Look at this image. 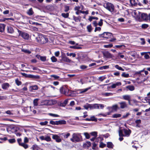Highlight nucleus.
<instances>
[{"mask_svg": "<svg viewBox=\"0 0 150 150\" xmlns=\"http://www.w3.org/2000/svg\"><path fill=\"white\" fill-rule=\"evenodd\" d=\"M49 115L51 116H53L54 117H59V116L57 114H52L51 113H50Z\"/></svg>", "mask_w": 150, "mask_h": 150, "instance_id": "obj_52", "label": "nucleus"}, {"mask_svg": "<svg viewBox=\"0 0 150 150\" xmlns=\"http://www.w3.org/2000/svg\"><path fill=\"white\" fill-rule=\"evenodd\" d=\"M50 124L52 125H58L57 121H53L51 120L50 121Z\"/></svg>", "mask_w": 150, "mask_h": 150, "instance_id": "obj_40", "label": "nucleus"}, {"mask_svg": "<svg viewBox=\"0 0 150 150\" xmlns=\"http://www.w3.org/2000/svg\"><path fill=\"white\" fill-rule=\"evenodd\" d=\"M5 28V25L4 24L0 23V32L4 31Z\"/></svg>", "mask_w": 150, "mask_h": 150, "instance_id": "obj_17", "label": "nucleus"}, {"mask_svg": "<svg viewBox=\"0 0 150 150\" xmlns=\"http://www.w3.org/2000/svg\"><path fill=\"white\" fill-rule=\"evenodd\" d=\"M90 134L91 135L94 136L95 137H96L97 136V132H91L90 133Z\"/></svg>", "mask_w": 150, "mask_h": 150, "instance_id": "obj_48", "label": "nucleus"}, {"mask_svg": "<svg viewBox=\"0 0 150 150\" xmlns=\"http://www.w3.org/2000/svg\"><path fill=\"white\" fill-rule=\"evenodd\" d=\"M106 145V144H104L102 142H100L99 147L101 148H103L105 147Z\"/></svg>", "mask_w": 150, "mask_h": 150, "instance_id": "obj_42", "label": "nucleus"}, {"mask_svg": "<svg viewBox=\"0 0 150 150\" xmlns=\"http://www.w3.org/2000/svg\"><path fill=\"white\" fill-rule=\"evenodd\" d=\"M107 147L110 149H112L113 147V145L111 142H107Z\"/></svg>", "mask_w": 150, "mask_h": 150, "instance_id": "obj_20", "label": "nucleus"}, {"mask_svg": "<svg viewBox=\"0 0 150 150\" xmlns=\"http://www.w3.org/2000/svg\"><path fill=\"white\" fill-rule=\"evenodd\" d=\"M119 103L120 105V107L122 109H123L127 107V104L125 102L123 101L120 102Z\"/></svg>", "mask_w": 150, "mask_h": 150, "instance_id": "obj_11", "label": "nucleus"}, {"mask_svg": "<svg viewBox=\"0 0 150 150\" xmlns=\"http://www.w3.org/2000/svg\"><path fill=\"white\" fill-rule=\"evenodd\" d=\"M32 87V89L33 90H37L38 89V87L36 85L33 86Z\"/></svg>", "mask_w": 150, "mask_h": 150, "instance_id": "obj_63", "label": "nucleus"}, {"mask_svg": "<svg viewBox=\"0 0 150 150\" xmlns=\"http://www.w3.org/2000/svg\"><path fill=\"white\" fill-rule=\"evenodd\" d=\"M135 123L136 124H141V121L140 119L137 120L135 121Z\"/></svg>", "mask_w": 150, "mask_h": 150, "instance_id": "obj_64", "label": "nucleus"}, {"mask_svg": "<svg viewBox=\"0 0 150 150\" xmlns=\"http://www.w3.org/2000/svg\"><path fill=\"white\" fill-rule=\"evenodd\" d=\"M115 67L116 69H117L119 70H121L122 71H124V69H123L121 67H120L118 65H116L115 66Z\"/></svg>", "mask_w": 150, "mask_h": 150, "instance_id": "obj_32", "label": "nucleus"}, {"mask_svg": "<svg viewBox=\"0 0 150 150\" xmlns=\"http://www.w3.org/2000/svg\"><path fill=\"white\" fill-rule=\"evenodd\" d=\"M87 29L88 31L89 32H91L92 30V27L91 25H88L87 26Z\"/></svg>", "mask_w": 150, "mask_h": 150, "instance_id": "obj_31", "label": "nucleus"}, {"mask_svg": "<svg viewBox=\"0 0 150 150\" xmlns=\"http://www.w3.org/2000/svg\"><path fill=\"white\" fill-rule=\"evenodd\" d=\"M109 68L108 66H104L100 67V69H106Z\"/></svg>", "mask_w": 150, "mask_h": 150, "instance_id": "obj_57", "label": "nucleus"}, {"mask_svg": "<svg viewBox=\"0 0 150 150\" xmlns=\"http://www.w3.org/2000/svg\"><path fill=\"white\" fill-rule=\"evenodd\" d=\"M149 26V25L147 24H144L142 25V27L143 28H147Z\"/></svg>", "mask_w": 150, "mask_h": 150, "instance_id": "obj_55", "label": "nucleus"}, {"mask_svg": "<svg viewBox=\"0 0 150 150\" xmlns=\"http://www.w3.org/2000/svg\"><path fill=\"white\" fill-rule=\"evenodd\" d=\"M106 78V77L105 76H100L98 78V80L99 81H103Z\"/></svg>", "mask_w": 150, "mask_h": 150, "instance_id": "obj_39", "label": "nucleus"}, {"mask_svg": "<svg viewBox=\"0 0 150 150\" xmlns=\"http://www.w3.org/2000/svg\"><path fill=\"white\" fill-rule=\"evenodd\" d=\"M33 13L34 12L32 8H30L27 12V14L29 16L33 15Z\"/></svg>", "mask_w": 150, "mask_h": 150, "instance_id": "obj_22", "label": "nucleus"}, {"mask_svg": "<svg viewBox=\"0 0 150 150\" xmlns=\"http://www.w3.org/2000/svg\"><path fill=\"white\" fill-rule=\"evenodd\" d=\"M127 88L130 91H133L134 89V87L132 85L128 86L127 87Z\"/></svg>", "mask_w": 150, "mask_h": 150, "instance_id": "obj_29", "label": "nucleus"}, {"mask_svg": "<svg viewBox=\"0 0 150 150\" xmlns=\"http://www.w3.org/2000/svg\"><path fill=\"white\" fill-rule=\"evenodd\" d=\"M103 95L105 96H108L112 95V94L111 93H104Z\"/></svg>", "mask_w": 150, "mask_h": 150, "instance_id": "obj_47", "label": "nucleus"}, {"mask_svg": "<svg viewBox=\"0 0 150 150\" xmlns=\"http://www.w3.org/2000/svg\"><path fill=\"white\" fill-rule=\"evenodd\" d=\"M50 76L53 77L54 78V80H57L59 78V76L53 74L51 75Z\"/></svg>", "mask_w": 150, "mask_h": 150, "instance_id": "obj_34", "label": "nucleus"}, {"mask_svg": "<svg viewBox=\"0 0 150 150\" xmlns=\"http://www.w3.org/2000/svg\"><path fill=\"white\" fill-rule=\"evenodd\" d=\"M91 142L87 141L83 144V147L85 149H87L91 146Z\"/></svg>", "mask_w": 150, "mask_h": 150, "instance_id": "obj_12", "label": "nucleus"}, {"mask_svg": "<svg viewBox=\"0 0 150 150\" xmlns=\"http://www.w3.org/2000/svg\"><path fill=\"white\" fill-rule=\"evenodd\" d=\"M121 115L119 114H114L112 115V117L114 118L120 117H121Z\"/></svg>", "mask_w": 150, "mask_h": 150, "instance_id": "obj_37", "label": "nucleus"}, {"mask_svg": "<svg viewBox=\"0 0 150 150\" xmlns=\"http://www.w3.org/2000/svg\"><path fill=\"white\" fill-rule=\"evenodd\" d=\"M123 132L124 133V136L128 137L129 136L131 133V131L129 129H124L123 130Z\"/></svg>", "mask_w": 150, "mask_h": 150, "instance_id": "obj_8", "label": "nucleus"}, {"mask_svg": "<svg viewBox=\"0 0 150 150\" xmlns=\"http://www.w3.org/2000/svg\"><path fill=\"white\" fill-rule=\"evenodd\" d=\"M111 108L113 110H116L117 108V105H115L112 106L111 108Z\"/></svg>", "mask_w": 150, "mask_h": 150, "instance_id": "obj_54", "label": "nucleus"}, {"mask_svg": "<svg viewBox=\"0 0 150 150\" xmlns=\"http://www.w3.org/2000/svg\"><path fill=\"white\" fill-rule=\"evenodd\" d=\"M72 137V138L70 139V140L73 142H76L80 141V138L81 136L80 134L74 133Z\"/></svg>", "mask_w": 150, "mask_h": 150, "instance_id": "obj_3", "label": "nucleus"}, {"mask_svg": "<svg viewBox=\"0 0 150 150\" xmlns=\"http://www.w3.org/2000/svg\"><path fill=\"white\" fill-rule=\"evenodd\" d=\"M39 99V98H36L34 99L33 100V104L35 106H37L38 105V101Z\"/></svg>", "mask_w": 150, "mask_h": 150, "instance_id": "obj_18", "label": "nucleus"}, {"mask_svg": "<svg viewBox=\"0 0 150 150\" xmlns=\"http://www.w3.org/2000/svg\"><path fill=\"white\" fill-rule=\"evenodd\" d=\"M62 16L65 18H67L69 16V14L68 13H62Z\"/></svg>", "mask_w": 150, "mask_h": 150, "instance_id": "obj_43", "label": "nucleus"}, {"mask_svg": "<svg viewBox=\"0 0 150 150\" xmlns=\"http://www.w3.org/2000/svg\"><path fill=\"white\" fill-rule=\"evenodd\" d=\"M19 145L23 146L25 149L27 148L28 147V145L25 143H19Z\"/></svg>", "mask_w": 150, "mask_h": 150, "instance_id": "obj_26", "label": "nucleus"}, {"mask_svg": "<svg viewBox=\"0 0 150 150\" xmlns=\"http://www.w3.org/2000/svg\"><path fill=\"white\" fill-rule=\"evenodd\" d=\"M98 18L97 17H94L93 16H90L89 17L88 20L90 21H91L93 19L98 20Z\"/></svg>", "mask_w": 150, "mask_h": 150, "instance_id": "obj_41", "label": "nucleus"}, {"mask_svg": "<svg viewBox=\"0 0 150 150\" xmlns=\"http://www.w3.org/2000/svg\"><path fill=\"white\" fill-rule=\"evenodd\" d=\"M93 108L94 109H98L99 108V105L97 104H95L93 105Z\"/></svg>", "mask_w": 150, "mask_h": 150, "instance_id": "obj_49", "label": "nucleus"}, {"mask_svg": "<svg viewBox=\"0 0 150 150\" xmlns=\"http://www.w3.org/2000/svg\"><path fill=\"white\" fill-rule=\"evenodd\" d=\"M51 59L52 61L53 62H56L57 60V59L54 56L52 57L51 58Z\"/></svg>", "mask_w": 150, "mask_h": 150, "instance_id": "obj_44", "label": "nucleus"}, {"mask_svg": "<svg viewBox=\"0 0 150 150\" xmlns=\"http://www.w3.org/2000/svg\"><path fill=\"white\" fill-rule=\"evenodd\" d=\"M45 140L47 142H50L51 141V138L49 136L47 135H45Z\"/></svg>", "mask_w": 150, "mask_h": 150, "instance_id": "obj_27", "label": "nucleus"}, {"mask_svg": "<svg viewBox=\"0 0 150 150\" xmlns=\"http://www.w3.org/2000/svg\"><path fill=\"white\" fill-rule=\"evenodd\" d=\"M54 101L51 100H43L41 102V105H51L54 104Z\"/></svg>", "mask_w": 150, "mask_h": 150, "instance_id": "obj_5", "label": "nucleus"}, {"mask_svg": "<svg viewBox=\"0 0 150 150\" xmlns=\"http://www.w3.org/2000/svg\"><path fill=\"white\" fill-rule=\"evenodd\" d=\"M121 85V83L120 82H117L115 83H114L111 86V88H115L117 86H120Z\"/></svg>", "mask_w": 150, "mask_h": 150, "instance_id": "obj_16", "label": "nucleus"}, {"mask_svg": "<svg viewBox=\"0 0 150 150\" xmlns=\"http://www.w3.org/2000/svg\"><path fill=\"white\" fill-rule=\"evenodd\" d=\"M73 19H74V20L76 22H78V21H79V19L78 17H77L75 16H74L73 17Z\"/></svg>", "mask_w": 150, "mask_h": 150, "instance_id": "obj_61", "label": "nucleus"}, {"mask_svg": "<svg viewBox=\"0 0 150 150\" xmlns=\"http://www.w3.org/2000/svg\"><path fill=\"white\" fill-rule=\"evenodd\" d=\"M91 89V87H89L88 88H86L85 89H82L80 90V93H82L84 92H85L88 91L89 89Z\"/></svg>", "mask_w": 150, "mask_h": 150, "instance_id": "obj_28", "label": "nucleus"}, {"mask_svg": "<svg viewBox=\"0 0 150 150\" xmlns=\"http://www.w3.org/2000/svg\"><path fill=\"white\" fill-rule=\"evenodd\" d=\"M67 56H72L73 57H75L76 56V54L75 53H67Z\"/></svg>", "mask_w": 150, "mask_h": 150, "instance_id": "obj_35", "label": "nucleus"}, {"mask_svg": "<svg viewBox=\"0 0 150 150\" xmlns=\"http://www.w3.org/2000/svg\"><path fill=\"white\" fill-rule=\"evenodd\" d=\"M99 37H100L105 38H108L109 37H111L112 36V33L108 32H104L102 34L99 35Z\"/></svg>", "mask_w": 150, "mask_h": 150, "instance_id": "obj_6", "label": "nucleus"}, {"mask_svg": "<svg viewBox=\"0 0 150 150\" xmlns=\"http://www.w3.org/2000/svg\"><path fill=\"white\" fill-rule=\"evenodd\" d=\"M122 97L124 100H127L130 99L131 98L130 96L129 95H124L122 96Z\"/></svg>", "mask_w": 150, "mask_h": 150, "instance_id": "obj_24", "label": "nucleus"}, {"mask_svg": "<svg viewBox=\"0 0 150 150\" xmlns=\"http://www.w3.org/2000/svg\"><path fill=\"white\" fill-rule=\"evenodd\" d=\"M22 51L24 52L27 53L28 54H30L31 53V52L30 51L26 49H22Z\"/></svg>", "mask_w": 150, "mask_h": 150, "instance_id": "obj_51", "label": "nucleus"}, {"mask_svg": "<svg viewBox=\"0 0 150 150\" xmlns=\"http://www.w3.org/2000/svg\"><path fill=\"white\" fill-rule=\"evenodd\" d=\"M51 135L52 136V138L55 140L56 142L59 143L61 142L62 140L59 136L57 134H52Z\"/></svg>", "mask_w": 150, "mask_h": 150, "instance_id": "obj_7", "label": "nucleus"}, {"mask_svg": "<svg viewBox=\"0 0 150 150\" xmlns=\"http://www.w3.org/2000/svg\"><path fill=\"white\" fill-rule=\"evenodd\" d=\"M83 135L85 136L86 139H89L90 137V136L89 134L87 132H84L83 134Z\"/></svg>", "mask_w": 150, "mask_h": 150, "instance_id": "obj_38", "label": "nucleus"}, {"mask_svg": "<svg viewBox=\"0 0 150 150\" xmlns=\"http://www.w3.org/2000/svg\"><path fill=\"white\" fill-rule=\"evenodd\" d=\"M144 57L145 59H148L150 58V57L149 55L147 53H146V54L144 56Z\"/></svg>", "mask_w": 150, "mask_h": 150, "instance_id": "obj_58", "label": "nucleus"}, {"mask_svg": "<svg viewBox=\"0 0 150 150\" xmlns=\"http://www.w3.org/2000/svg\"><path fill=\"white\" fill-rule=\"evenodd\" d=\"M103 6L105 8L111 13L113 12L114 10V6L111 3L106 2L104 4Z\"/></svg>", "mask_w": 150, "mask_h": 150, "instance_id": "obj_2", "label": "nucleus"}, {"mask_svg": "<svg viewBox=\"0 0 150 150\" xmlns=\"http://www.w3.org/2000/svg\"><path fill=\"white\" fill-rule=\"evenodd\" d=\"M103 55L107 58H111L112 55L108 52H107L103 53Z\"/></svg>", "mask_w": 150, "mask_h": 150, "instance_id": "obj_10", "label": "nucleus"}, {"mask_svg": "<svg viewBox=\"0 0 150 150\" xmlns=\"http://www.w3.org/2000/svg\"><path fill=\"white\" fill-rule=\"evenodd\" d=\"M113 46L112 44H110L107 45H104V47L105 48H110L111 47Z\"/></svg>", "mask_w": 150, "mask_h": 150, "instance_id": "obj_50", "label": "nucleus"}, {"mask_svg": "<svg viewBox=\"0 0 150 150\" xmlns=\"http://www.w3.org/2000/svg\"><path fill=\"white\" fill-rule=\"evenodd\" d=\"M48 123L47 121H45L44 122H42L40 123V124L41 125H46Z\"/></svg>", "mask_w": 150, "mask_h": 150, "instance_id": "obj_56", "label": "nucleus"}, {"mask_svg": "<svg viewBox=\"0 0 150 150\" xmlns=\"http://www.w3.org/2000/svg\"><path fill=\"white\" fill-rule=\"evenodd\" d=\"M40 38L41 41L43 43H46L48 41V39L44 35H41Z\"/></svg>", "mask_w": 150, "mask_h": 150, "instance_id": "obj_9", "label": "nucleus"}, {"mask_svg": "<svg viewBox=\"0 0 150 150\" xmlns=\"http://www.w3.org/2000/svg\"><path fill=\"white\" fill-rule=\"evenodd\" d=\"M9 84L8 83H4L1 85L2 88L5 90H6L9 87Z\"/></svg>", "mask_w": 150, "mask_h": 150, "instance_id": "obj_14", "label": "nucleus"}, {"mask_svg": "<svg viewBox=\"0 0 150 150\" xmlns=\"http://www.w3.org/2000/svg\"><path fill=\"white\" fill-rule=\"evenodd\" d=\"M40 59L42 61H44L46 60V58L45 57L40 56Z\"/></svg>", "mask_w": 150, "mask_h": 150, "instance_id": "obj_60", "label": "nucleus"}, {"mask_svg": "<svg viewBox=\"0 0 150 150\" xmlns=\"http://www.w3.org/2000/svg\"><path fill=\"white\" fill-rule=\"evenodd\" d=\"M142 18L144 20H148V16L146 14L143 13L141 15Z\"/></svg>", "mask_w": 150, "mask_h": 150, "instance_id": "obj_21", "label": "nucleus"}, {"mask_svg": "<svg viewBox=\"0 0 150 150\" xmlns=\"http://www.w3.org/2000/svg\"><path fill=\"white\" fill-rule=\"evenodd\" d=\"M21 74L23 76H25L26 77H32L33 76V75H28L27 74L24 73H21Z\"/></svg>", "mask_w": 150, "mask_h": 150, "instance_id": "obj_30", "label": "nucleus"}, {"mask_svg": "<svg viewBox=\"0 0 150 150\" xmlns=\"http://www.w3.org/2000/svg\"><path fill=\"white\" fill-rule=\"evenodd\" d=\"M122 76L124 77L127 78L129 77V74L124 72L122 74Z\"/></svg>", "mask_w": 150, "mask_h": 150, "instance_id": "obj_33", "label": "nucleus"}, {"mask_svg": "<svg viewBox=\"0 0 150 150\" xmlns=\"http://www.w3.org/2000/svg\"><path fill=\"white\" fill-rule=\"evenodd\" d=\"M7 31L8 33L11 34H12L14 32L13 28L11 26L7 27Z\"/></svg>", "mask_w": 150, "mask_h": 150, "instance_id": "obj_15", "label": "nucleus"}, {"mask_svg": "<svg viewBox=\"0 0 150 150\" xmlns=\"http://www.w3.org/2000/svg\"><path fill=\"white\" fill-rule=\"evenodd\" d=\"M101 28L100 27H96L95 30H94V32H96L97 31H100L101 30Z\"/></svg>", "mask_w": 150, "mask_h": 150, "instance_id": "obj_53", "label": "nucleus"}, {"mask_svg": "<svg viewBox=\"0 0 150 150\" xmlns=\"http://www.w3.org/2000/svg\"><path fill=\"white\" fill-rule=\"evenodd\" d=\"M58 125L59 124H64L66 123V121L64 120H59L57 121Z\"/></svg>", "mask_w": 150, "mask_h": 150, "instance_id": "obj_36", "label": "nucleus"}, {"mask_svg": "<svg viewBox=\"0 0 150 150\" xmlns=\"http://www.w3.org/2000/svg\"><path fill=\"white\" fill-rule=\"evenodd\" d=\"M129 2L132 6H136L137 4V1L135 0H129Z\"/></svg>", "mask_w": 150, "mask_h": 150, "instance_id": "obj_19", "label": "nucleus"}, {"mask_svg": "<svg viewBox=\"0 0 150 150\" xmlns=\"http://www.w3.org/2000/svg\"><path fill=\"white\" fill-rule=\"evenodd\" d=\"M59 136L60 135H62L64 136V137L65 138H67L70 135V134L69 133H67L66 134H65L64 133H62L61 134H59Z\"/></svg>", "mask_w": 150, "mask_h": 150, "instance_id": "obj_23", "label": "nucleus"}, {"mask_svg": "<svg viewBox=\"0 0 150 150\" xmlns=\"http://www.w3.org/2000/svg\"><path fill=\"white\" fill-rule=\"evenodd\" d=\"M91 120V121L96 122L97 121V119L96 118H95L94 116H92L90 118Z\"/></svg>", "mask_w": 150, "mask_h": 150, "instance_id": "obj_46", "label": "nucleus"}, {"mask_svg": "<svg viewBox=\"0 0 150 150\" xmlns=\"http://www.w3.org/2000/svg\"><path fill=\"white\" fill-rule=\"evenodd\" d=\"M15 140L14 139H10L8 140L9 142L11 143H13L15 142Z\"/></svg>", "mask_w": 150, "mask_h": 150, "instance_id": "obj_59", "label": "nucleus"}, {"mask_svg": "<svg viewBox=\"0 0 150 150\" xmlns=\"http://www.w3.org/2000/svg\"><path fill=\"white\" fill-rule=\"evenodd\" d=\"M15 82L16 84L18 86L21 84V82L19 81L18 79H16Z\"/></svg>", "mask_w": 150, "mask_h": 150, "instance_id": "obj_45", "label": "nucleus"}, {"mask_svg": "<svg viewBox=\"0 0 150 150\" xmlns=\"http://www.w3.org/2000/svg\"><path fill=\"white\" fill-rule=\"evenodd\" d=\"M62 60L64 62L70 63L71 60L69 59L68 57H62Z\"/></svg>", "mask_w": 150, "mask_h": 150, "instance_id": "obj_13", "label": "nucleus"}, {"mask_svg": "<svg viewBox=\"0 0 150 150\" xmlns=\"http://www.w3.org/2000/svg\"><path fill=\"white\" fill-rule=\"evenodd\" d=\"M103 20L102 19H100V21L98 23V25L100 26H101L103 25Z\"/></svg>", "mask_w": 150, "mask_h": 150, "instance_id": "obj_62", "label": "nucleus"}, {"mask_svg": "<svg viewBox=\"0 0 150 150\" xmlns=\"http://www.w3.org/2000/svg\"><path fill=\"white\" fill-rule=\"evenodd\" d=\"M32 148L33 150H40V148L36 145H33Z\"/></svg>", "mask_w": 150, "mask_h": 150, "instance_id": "obj_25", "label": "nucleus"}, {"mask_svg": "<svg viewBox=\"0 0 150 150\" xmlns=\"http://www.w3.org/2000/svg\"><path fill=\"white\" fill-rule=\"evenodd\" d=\"M61 93L67 96H71L72 91L68 89L66 85L63 86L60 89Z\"/></svg>", "mask_w": 150, "mask_h": 150, "instance_id": "obj_1", "label": "nucleus"}, {"mask_svg": "<svg viewBox=\"0 0 150 150\" xmlns=\"http://www.w3.org/2000/svg\"><path fill=\"white\" fill-rule=\"evenodd\" d=\"M18 33L19 34V35L21 37L24 39L28 40L29 38V35L26 33L22 32L18 29Z\"/></svg>", "mask_w": 150, "mask_h": 150, "instance_id": "obj_4", "label": "nucleus"}]
</instances>
